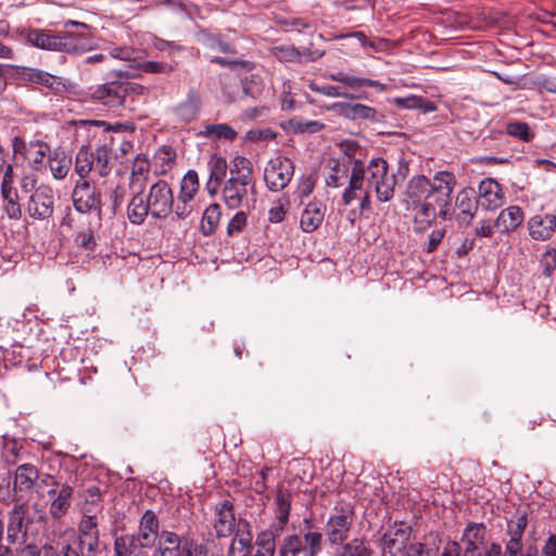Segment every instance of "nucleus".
Masks as SVG:
<instances>
[{"label": "nucleus", "instance_id": "obj_22", "mask_svg": "<svg viewBox=\"0 0 556 556\" xmlns=\"http://www.w3.org/2000/svg\"><path fill=\"white\" fill-rule=\"evenodd\" d=\"M74 489L72 485L64 483L60 489H50L47 494L51 498L49 514L54 520L63 518L71 508Z\"/></svg>", "mask_w": 556, "mask_h": 556}, {"label": "nucleus", "instance_id": "obj_17", "mask_svg": "<svg viewBox=\"0 0 556 556\" xmlns=\"http://www.w3.org/2000/svg\"><path fill=\"white\" fill-rule=\"evenodd\" d=\"M235 507L231 501L224 500L214 506V530L218 538L230 536L237 530Z\"/></svg>", "mask_w": 556, "mask_h": 556}, {"label": "nucleus", "instance_id": "obj_7", "mask_svg": "<svg viewBox=\"0 0 556 556\" xmlns=\"http://www.w3.org/2000/svg\"><path fill=\"white\" fill-rule=\"evenodd\" d=\"M368 185L374 187L380 202H388L394 195L396 175L389 174L388 163L383 159H372L368 166Z\"/></svg>", "mask_w": 556, "mask_h": 556}, {"label": "nucleus", "instance_id": "obj_31", "mask_svg": "<svg viewBox=\"0 0 556 556\" xmlns=\"http://www.w3.org/2000/svg\"><path fill=\"white\" fill-rule=\"evenodd\" d=\"M150 163L146 155L138 154L131 167L129 188L143 191L149 178Z\"/></svg>", "mask_w": 556, "mask_h": 556}, {"label": "nucleus", "instance_id": "obj_2", "mask_svg": "<svg viewBox=\"0 0 556 556\" xmlns=\"http://www.w3.org/2000/svg\"><path fill=\"white\" fill-rule=\"evenodd\" d=\"M256 195L252 162L245 156H235L230 161L229 177L224 181L222 188L225 205L230 210L254 207Z\"/></svg>", "mask_w": 556, "mask_h": 556}, {"label": "nucleus", "instance_id": "obj_9", "mask_svg": "<svg viewBox=\"0 0 556 556\" xmlns=\"http://www.w3.org/2000/svg\"><path fill=\"white\" fill-rule=\"evenodd\" d=\"M148 200V208L151 210L153 219H165L173 213L174 192L166 180L159 179L151 185L146 195Z\"/></svg>", "mask_w": 556, "mask_h": 556}, {"label": "nucleus", "instance_id": "obj_27", "mask_svg": "<svg viewBox=\"0 0 556 556\" xmlns=\"http://www.w3.org/2000/svg\"><path fill=\"white\" fill-rule=\"evenodd\" d=\"M39 68L16 66L12 64H0V92L7 87V78L10 75L25 83H36Z\"/></svg>", "mask_w": 556, "mask_h": 556}, {"label": "nucleus", "instance_id": "obj_44", "mask_svg": "<svg viewBox=\"0 0 556 556\" xmlns=\"http://www.w3.org/2000/svg\"><path fill=\"white\" fill-rule=\"evenodd\" d=\"M36 83L37 85L43 86L54 93H63L66 91V84L62 77L52 75L42 70L38 71Z\"/></svg>", "mask_w": 556, "mask_h": 556}, {"label": "nucleus", "instance_id": "obj_1", "mask_svg": "<svg viewBox=\"0 0 556 556\" xmlns=\"http://www.w3.org/2000/svg\"><path fill=\"white\" fill-rule=\"evenodd\" d=\"M75 27L76 30L52 31L47 29L34 28L27 30L25 39L33 47L64 52L67 54H81L92 48L90 38V26L73 20L64 22V27Z\"/></svg>", "mask_w": 556, "mask_h": 556}, {"label": "nucleus", "instance_id": "obj_56", "mask_svg": "<svg viewBox=\"0 0 556 556\" xmlns=\"http://www.w3.org/2000/svg\"><path fill=\"white\" fill-rule=\"evenodd\" d=\"M206 40L205 43L208 48L213 50H218L226 54H236L237 49L233 43L225 41L222 36L215 35H205Z\"/></svg>", "mask_w": 556, "mask_h": 556}, {"label": "nucleus", "instance_id": "obj_26", "mask_svg": "<svg viewBox=\"0 0 556 556\" xmlns=\"http://www.w3.org/2000/svg\"><path fill=\"white\" fill-rule=\"evenodd\" d=\"M530 236L534 240H547L556 229V214H546L545 216H533L528 222Z\"/></svg>", "mask_w": 556, "mask_h": 556}, {"label": "nucleus", "instance_id": "obj_58", "mask_svg": "<svg viewBox=\"0 0 556 556\" xmlns=\"http://www.w3.org/2000/svg\"><path fill=\"white\" fill-rule=\"evenodd\" d=\"M247 214L243 211L237 212L229 220L227 226L228 236H233L243 231L247 226Z\"/></svg>", "mask_w": 556, "mask_h": 556}, {"label": "nucleus", "instance_id": "obj_51", "mask_svg": "<svg viewBox=\"0 0 556 556\" xmlns=\"http://www.w3.org/2000/svg\"><path fill=\"white\" fill-rule=\"evenodd\" d=\"M527 525L528 520L526 514L517 516L515 520H508L507 534L509 535V540L507 542H514L515 540L516 543H522L521 539L523 536Z\"/></svg>", "mask_w": 556, "mask_h": 556}, {"label": "nucleus", "instance_id": "obj_25", "mask_svg": "<svg viewBox=\"0 0 556 556\" xmlns=\"http://www.w3.org/2000/svg\"><path fill=\"white\" fill-rule=\"evenodd\" d=\"M455 205L459 210L458 220L469 225L480 207L475 189L460 190L456 195Z\"/></svg>", "mask_w": 556, "mask_h": 556}, {"label": "nucleus", "instance_id": "obj_61", "mask_svg": "<svg viewBox=\"0 0 556 556\" xmlns=\"http://www.w3.org/2000/svg\"><path fill=\"white\" fill-rule=\"evenodd\" d=\"M155 159L162 166H170L176 159V152L170 146H162L155 153Z\"/></svg>", "mask_w": 556, "mask_h": 556}, {"label": "nucleus", "instance_id": "obj_41", "mask_svg": "<svg viewBox=\"0 0 556 556\" xmlns=\"http://www.w3.org/2000/svg\"><path fill=\"white\" fill-rule=\"evenodd\" d=\"M48 164L52 176L55 179H63L70 172L72 160L64 152H55L54 155H49Z\"/></svg>", "mask_w": 556, "mask_h": 556}, {"label": "nucleus", "instance_id": "obj_16", "mask_svg": "<svg viewBox=\"0 0 556 556\" xmlns=\"http://www.w3.org/2000/svg\"><path fill=\"white\" fill-rule=\"evenodd\" d=\"M159 527L156 515L152 510H147L140 519L138 534H126L125 536H132L134 545L139 549L151 551L156 540L160 539Z\"/></svg>", "mask_w": 556, "mask_h": 556}, {"label": "nucleus", "instance_id": "obj_6", "mask_svg": "<svg viewBox=\"0 0 556 556\" xmlns=\"http://www.w3.org/2000/svg\"><path fill=\"white\" fill-rule=\"evenodd\" d=\"M40 479V472L37 466L25 463L16 466L11 473V491L7 494L8 504L10 502H28L37 482Z\"/></svg>", "mask_w": 556, "mask_h": 556}, {"label": "nucleus", "instance_id": "obj_43", "mask_svg": "<svg viewBox=\"0 0 556 556\" xmlns=\"http://www.w3.org/2000/svg\"><path fill=\"white\" fill-rule=\"evenodd\" d=\"M269 54L280 62H301L305 52L299 50L294 46L280 45L271 47Z\"/></svg>", "mask_w": 556, "mask_h": 556}, {"label": "nucleus", "instance_id": "obj_19", "mask_svg": "<svg viewBox=\"0 0 556 556\" xmlns=\"http://www.w3.org/2000/svg\"><path fill=\"white\" fill-rule=\"evenodd\" d=\"M201 108L200 92L195 88H190L186 98L172 109V113L178 122L188 124L199 117Z\"/></svg>", "mask_w": 556, "mask_h": 556}, {"label": "nucleus", "instance_id": "obj_45", "mask_svg": "<svg viewBox=\"0 0 556 556\" xmlns=\"http://www.w3.org/2000/svg\"><path fill=\"white\" fill-rule=\"evenodd\" d=\"M202 135L227 141H233L238 136L237 131L228 124H207Z\"/></svg>", "mask_w": 556, "mask_h": 556}, {"label": "nucleus", "instance_id": "obj_53", "mask_svg": "<svg viewBox=\"0 0 556 556\" xmlns=\"http://www.w3.org/2000/svg\"><path fill=\"white\" fill-rule=\"evenodd\" d=\"M211 63L218 64L223 67H227L231 71H243V72H251L254 68V63L250 61H243V60H230L223 56H212L210 59Z\"/></svg>", "mask_w": 556, "mask_h": 556}, {"label": "nucleus", "instance_id": "obj_24", "mask_svg": "<svg viewBox=\"0 0 556 556\" xmlns=\"http://www.w3.org/2000/svg\"><path fill=\"white\" fill-rule=\"evenodd\" d=\"M207 165L210 176L205 188L211 197H215L225 181L228 168L230 169V163L224 156L213 154Z\"/></svg>", "mask_w": 556, "mask_h": 556}, {"label": "nucleus", "instance_id": "obj_14", "mask_svg": "<svg viewBox=\"0 0 556 556\" xmlns=\"http://www.w3.org/2000/svg\"><path fill=\"white\" fill-rule=\"evenodd\" d=\"M26 211L34 219L45 220L54 212V192L49 186H39L29 197Z\"/></svg>", "mask_w": 556, "mask_h": 556}, {"label": "nucleus", "instance_id": "obj_54", "mask_svg": "<svg viewBox=\"0 0 556 556\" xmlns=\"http://www.w3.org/2000/svg\"><path fill=\"white\" fill-rule=\"evenodd\" d=\"M506 130L509 136L518 138L525 142L531 141L534 137L529 125L522 122L508 123Z\"/></svg>", "mask_w": 556, "mask_h": 556}, {"label": "nucleus", "instance_id": "obj_52", "mask_svg": "<svg viewBox=\"0 0 556 556\" xmlns=\"http://www.w3.org/2000/svg\"><path fill=\"white\" fill-rule=\"evenodd\" d=\"M412 206L413 210H417L415 217L424 219V222H426V225H431L439 215V213H437L435 205L428 200L412 204Z\"/></svg>", "mask_w": 556, "mask_h": 556}, {"label": "nucleus", "instance_id": "obj_3", "mask_svg": "<svg viewBox=\"0 0 556 556\" xmlns=\"http://www.w3.org/2000/svg\"><path fill=\"white\" fill-rule=\"evenodd\" d=\"M328 77L330 80L340 83L343 86L325 85L312 89L327 97H343L352 100L367 99L366 92L361 91L365 87L375 88L378 91H384L387 89V85L379 80L357 77L342 71L331 73Z\"/></svg>", "mask_w": 556, "mask_h": 556}, {"label": "nucleus", "instance_id": "obj_32", "mask_svg": "<svg viewBox=\"0 0 556 556\" xmlns=\"http://www.w3.org/2000/svg\"><path fill=\"white\" fill-rule=\"evenodd\" d=\"M430 193V179L426 176H415L407 184L406 197L410 204L419 203L422 199L429 200Z\"/></svg>", "mask_w": 556, "mask_h": 556}, {"label": "nucleus", "instance_id": "obj_38", "mask_svg": "<svg viewBox=\"0 0 556 556\" xmlns=\"http://www.w3.org/2000/svg\"><path fill=\"white\" fill-rule=\"evenodd\" d=\"M222 217V207L218 203L210 204L202 216L201 231L204 236H211L215 232Z\"/></svg>", "mask_w": 556, "mask_h": 556}, {"label": "nucleus", "instance_id": "obj_13", "mask_svg": "<svg viewBox=\"0 0 556 556\" xmlns=\"http://www.w3.org/2000/svg\"><path fill=\"white\" fill-rule=\"evenodd\" d=\"M197 545L174 532L163 531L160 534L157 548L152 556H197Z\"/></svg>", "mask_w": 556, "mask_h": 556}, {"label": "nucleus", "instance_id": "obj_5", "mask_svg": "<svg viewBox=\"0 0 556 556\" xmlns=\"http://www.w3.org/2000/svg\"><path fill=\"white\" fill-rule=\"evenodd\" d=\"M307 530L303 538L298 534L287 535L279 546V556H318L323 549V535L320 532L311 531V520L304 519Z\"/></svg>", "mask_w": 556, "mask_h": 556}, {"label": "nucleus", "instance_id": "obj_18", "mask_svg": "<svg viewBox=\"0 0 556 556\" xmlns=\"http://www.w3.org/2000/svg\"><path fill=\"white\" fill-rule=\"evenodd\" d=\"M477 199L482 210L494 211L504 203L503 188L493 178H485L478 186Z\"/></svg>", "mask_w": 556, "mask_h": 556}, {"label": "nucleus", "instance_id": "obj_35", "mask_svg": "<svg viewBox=\"0 0 556 556\" xmlns=\"http://www.w3.org/2000/svg\"><path fill=\"white\" fill-rule=\"evenodd\" d=\"M200 187L199 175L194 169H189L182 177L178 194L179 202H190L194 199Z\"/></svg>", "mask_w": 556, "mask_h": 556}, {"label": "nucleus", "instance_id": "obj_34", "mask_svg": "<svg viewBox=\"0 0 556 556\" xmlns=\"http://www.w3.org/2000/svg\"><path fill=\"white\" fill-rule=\"evenodd\" d=\"M3 210L10 219L18 220L22 217V207L18 202V193L15 187L1 188Z\"/></svg>", "mask_w": 556, "mask_h": 556}, {"label": "nucleus", "instance_id": "obj_40", "mask_svg": "<svg viewBox=\"0 0 556 556\" xmlns=\"http://www.w3.org/2000/svg\"><path fill=\"white\" fill-rule=\"evenodd\" d=\"M132 536H117L114 542L115 556H151L150 551L134 545Z\"/></svg>", "mask_w": 556, "mask_h": 556}, {"label": "nucleus", "instance_id": "obj_28", "mask_svg": "<svg viewBox=\"0 0 556 556\" xmlns=\"http://www.w3.org/2000/svg\"><path fill=\"white\" fill-rule=\"evenodd\" d=\"M135 193L127 205V217L132 225H142L151 216L147 197L143 191L134 190Z\"/></svg>", "mask_w": 556, "mask_h": 556}, {"label": "nucleus", "instance_id": "obj_23", "mask_svg": "<svg viewBox=\"0 0 556 556\" xmlns=\"http://www.w3.org/2000/svg\"><path fill=\"white\" fill-rule=\"evenodd\" d=\"M252 539L250 522L239 519L235 538L229 546L228 556H253Z\"/></svg>", "mask_w": 556, "mask_h": 556}, {"label": "nucleus", "instance_id": "obj_48", "mask_svg": "<svg viewBox=\"0 0 556 556\" xmlns=\"http://www.w3.org/2000/svg\"><path fill=\"white\" fill-rule=\"evenodd\" d=\"M431 191L453 192L456 185L455 176L450 172H438L430 180Z\"/></svg>", "mask_w": 556, "mask_h": 556}, {"label": "nucleus", "instance_id": "obj_62", "mask_svg": "<svg viewBox=\"0 0 556 556\" xmlns=\"http://www.w3.org/2000/svg\"><path fill=\"white\" fill-rule=\"evenodd\" d=\"M75 242L80 248L92 251L96 245L93 231L91 229L79 231L75 238Z\"/></svg>", "mask_w": 556, "mask_h": 556}, {"label": "nucleus", "instance_id": "obj_42", "mask_svg": "<svg viewBox=\"0 0 556 556\" xmlns=\"http://www.w3.org/2000/svg\"><path fill=\"white\" fill-rule=\"evenodd\" d=\"M50 152V147L42 140H33V148L26 155V160L35 170H40L43 166V160Z\"/></svg>", "mask_w": 556, "mask_h": 556}, {"label": "nucleus", "instance_id": "obj_49", "mask_svg": "<svg viewBox=\"0 0 556 556\" xmlns=\"http://www.w3.org/2000/svg\"><path fill=\"white\" fill-rule=\"evenodd\" d=\"M349 163H350V161H348L346 164L341 163L338 160L333 161V165L331 167V173L326 179L327 186L337 188V187H340L343 185V181L349 176V170H350Z\"/></svg>", "mask_w": 556, "mask_h": 556}, {"label": "nucleus", "instance_id": "obj_33", "mask_svg": "<svg viewBox=\"0 0 556 556\" xmlns=\"http://www.w3.org/2000/svg\"><path fill=\"white\" fill-rule=\"evenodd\" d=\"M486 528L483 523H470L466 527L460 545L482 551L485 543Z\"/></svg>", "mask_w": 556, "mask_h": 556}, {"label": "nucleus", "instance_id": "obj_60", "mask_svg": "<svg viewBox=\"0 0 556 556\" xmlns=\"http://www.w3.org/2000/svg\"><path fill=\"white\" fill-rule=\"evenodd\" d=\"M541 266L543 267L542 274L545 277H551L556 269V250L549 249L547 250L542 258H541Z\"/></svg>", "mask_w": 556, "mask_h": 556}, {"label": "nucleus", "instance_id": "obj_37", "mask_svg": "<svg viewBox=\"0 0 556 556\" xmlns=\"http://www.w3.org/2000/svg\"><path fill=\"white\" fill-rule=\"evenodd\" d=\"M291 502H292V494L289 490L286 489H279L276 493L275 497V506H276V515L277 519L283 528L290 516L291 510Z\"/></svg>", "mask_w": 556, "mask_h": 556}, {"label": "nucleus", "instance_id": "obj_64", "mask_svg": "<svg viewBox=\"0 0 556 556\" xmlns=\"http://www.w3.org/2000/svg\"><path fill=\"white\" fill-rule=\"evenodd\" d=\"M316 176L314 174H309L307 176H303L300 181V192L302 195H309L315 187Z\"/></svg>", "mask_w": 556, "mask_h": 556}, {"label": "nucleus", "instance_id": "obj_46", "mask_svg": "<svg viewBox=\"0 0 556 556\" xmlns=\"http://www.w3.org/2000/svg\"><path fill=\"white\" fill-rule=\"evenodd\" d=\"M453 192L431 191L429 200L439 208V216L443 219L452 217L451 203Z\"/></svg>", "mask_w": 556, "mask_h": 556}, {"label": "nucleus", "instance_id": "obj_59", "mask_svg": "<svg viewBox=\"0 0 556 556\" xmlns=\"http://www.w3.org/2000/svg\"><path fill=\"white\" fill-rule=\"evenodd\" d=\"M138 70L144 73L168 74L173 72L174 67L170 64L164 62L144 61L138 64Z\"/></svg>", "mask_w": 556, "mask_h": 556}, {"label": "nucleus", "instance_id": "obj_15", "mask_svg": "<svg viewBox=\"0 0 556 556\" xmlns=\"http://www.w3.org/2000/svg\"><path fill=\"white\" fill-rule=\"evenodd\" d=\"M83 556H93L99 546V529L96 516L85 515L78 525V536L73 541Z\"/></svg>", "mask_w": 556, "mask_h": 556}, {"label": "nucleus", "instance_id": "obj_39", "mask_svg": "<svg viewBox=\"0 0 556 556\" xmlns=\"http://www.w3.org/2000/svg\"><path fill=\"white\" fill-rule=\"evenodd\" d=\"M93 173L99 177H106L112 169L111 150L104 144L93 152Z\"/></svg>", "mask_w": 556, "mask_h": 556}, {"label": "nucleus", "instance_id": "obj_21", "mask_svg": "<svg viewBox=\"0 0 556 556\" xmlns=\"http://www.w3.org/2000/svg\"><path fill=\"white\" fill-rule=\"evenodd\" d=\"M332 109L341 116L352 121H369L372 123L381 122L380 115L375 108L352 102H336Z\"/></svg>", "mask_w": 556, "mask_h": 556}, {"label": "nucleus", "instance_id": "obj_36", "mask_svg": "<svg viewBox=\"0 0 556 556\" xmlns=\"http://www.w3.org/2000/svg\"><path fill=\"white\" fill-rule=\"evenodd\" d=\"M93 151L87 146L80 147L75 157V172L81 179L93 173Z\"/></svg>", "mask_w": 556, "mask_h": 556}, {"label": "nucleus", "instance_id": "obj_8", "mask_svg": "<svg viewBox=\"0 0 556 556\" xmlns=\"http://www.w3.org/2000/svg\"><path fill=\"white\" fill-rule=\"evenodd\" d=\"M354 521V510L350 505H337L325 526V535L331 545L343 544L349 538Z\"/></svg>", "mask_w": 556, "mask_h": 556}, {"label": "nucleus", "instance_id": "obj_47", "mask_svg": "<svg viewBox=\"0 0 556 556\" xmlns=\"http://www.w3.org/2000/svg\"><path fill=\"white\" fill-rule=\"evenodd\" d=\"M374 552L363 540L354 539L334 554V556H372Z\"/></svg>", "mask_w": 556, "mask_h": 556}, {"label": "nucleus", "instance_id": "obj_20", "mask_svg": "<svg viewBox=\"0 0 556 556\" xmlns=\"http://www.w3.org/2000/svg\"><path fill=\"white\" fill-rule=\"evenodd\" d=\"M410 536V527L401 526L390 529L382 536V556H401L405 552Z\"/></svg>", "mask_w": 556, "mask_h": 556}, {"label": "nucleus", "instance_id": "obj_55", "mask_svg": "<svg viewBox=\"0 0 556 556\" xmlns=\"http://www.w3.org/2000/svg\"><path fill=\"white\" fill-rule=\"evenodd\" d=\"M365 182V168L362 162L355 161L352 167V172L349 179V187L351 189L357 190L359 193L366 191L364 189Z\"/></svg>", "mask_w": 556, "mask_h": 556}, {"label": "nucleus", "instance_id": "obj_10", "mask_svg": "<svg viewBox=\"0 0 556 556\" xmlns=\"http://www.w3.org/2000/svg\"><path fill=\"white\" fill-rule=\"evenodd\" d=\"M13 507L9 511L8 540L11 543L24 544L27 533L34 521L28 502H12Z\"/></svg>", "mask_w": 556, "mask_h": 556}, {"label": "nucleus", "instance_id": "obj_4", "mask_svg": "<svg viewBox=\"0 0 556 556\" xmlns=\"http://www.w3.org/2000/svg\"><path fill=\"white\" fill-rule=\"evenodd\" d=\"M136 74L129 71H112L109 74V81L98 86L91 93L92 99L103 102L110 108H117L124 104L125 97L131 89L127 81Z\"/></svg>", "mask_w": 556, "mask_h": 556}, {"label": "nucleus", "instance_id": "obj_29", "mask_svg": "<svg viewBox=\"0 0 556 556\" xmlns=\"http://www.w3.org/2000/svg\"><path fill=\"white\" fill-rule=\"evenodd\" d=\"M523 220V212L517 205L503 210L494 222V227L502 233L517 229Z\"/></svg>", "mask_w": 556, "mask_h": 556}, {"label": "nucleus", "instance_id": "obj_57", "mask_svg": "<svg viewBox=\"0 0 556 556\" xmlns=\"http://www.w3.org/2000/svg\"><path fill=\"white\" fill-rule=\"evenodd\" d=\"M243 93L253 99H256L263 92L262 80L258 76L252 75L251 79L242 81Z\"/></svg>", "mask_w": 556, "mask_h": 556}, {"label": "nucleus", "instance_id": "obj_11", "mask_svg": "<svg viewBox=\"0 0 556 556\" xmlns=\"http://www.w3.org/2000/svg\"><path fill=\"white\" fill-rule=\"evenodd\" d=\"M72 200L77 212L81 214L94 212L101 219L102 194L94 185H91L88 180L78 181L73 190Z\"/></svg>", "mask_w": 556, "mask_h": 556}, {"label": "nucleus", "instance_id": "obj_50", "mask_svg": "<svg viewBox=\"0 0 556 556\" xmlns=\"http://www.w3.org/2000/svg\"><path fill=\"white\" fill-rule=\"evenodd\" d=\"M255 543L257 546V551L253 556H274L275 535L271 531L266 530L258 533Z\"/></svg>", "mask_w": 556, "mask_h": 556}, {"label": "nucleus", "instance_id": "obj_30", "mask_svg": "<svg viewBox=\"0 0 556 556\" xmlns=\"http://www.w3.org/2000/svg\"><path fill=\"white\" fill-rule=\"evenodd\" d=\"M325 217V206L320 202H309L304 208L300 226L303 231L312 232L323 223Z\"/></svg>", "mask_w": 556, "mask_h": 556}, {"label": "nucleus", "instance_id": "obj_12", "mask_svg": "<svg viewBox=\"0 0 556 556\" xmlns=\"http://www.w3.org/2000/svg\"><path fill=\"white\" fill-rule=\"evenodd\" d=\"M294 175L293 162L285 156H277L267 163L264 169V181L273 192L283 190Z\"/></svg>", "mask_w": 556, "mask_h": 556}, {"label": "nucleus", "instance_id": "obj_63", "mask_svg": "<svg viewBox=\"0 0 556 556\" xmlns=\"http://www.w3.org/2000/svg\"><path fill=\"white\" fill-rule=\"evenodd\" d=\"M30 148H33V141L26 142L22 137L15 136L12 139V149L14 156L23 155L24 159L29 153Z\"/></svg>", "mask_w": 556, "mask_h": 556}]
</instances>
